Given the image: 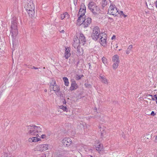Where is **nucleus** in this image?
Masks as SVG:
<instances>
[{
  "instance_id": "b1692460",
  "label": "nucleus",
  "mask_w": 157,
  "mask_h": 157,
  "mask_svg": "<svg viewBox=\"0 0 157 157\" xmlns=\"http://www.w3.org/2000/svg\"><path fill=\"white\" fill-rule=\"evenodd\" d=\"M67 17V18L68 17V15L67 12H65L63 14L61 15L60 17L61 19L63 20Z\"/></svg>"
},
{
  "instance_id": "f704fd0d",
  "label": "nucleus",
  "mask_w": 157,
  "mask_h": 157,
  "mask_svg": "<svg viewBox=\"0 0 157 157\" xmlns=\"http://www.w3.org/2000/svg\"><path fill=\"white\" fill-rule=\"evenodd\" d=\"M57 157H65L62 152L61 153H60L59 154H58L57 155Z\"/></svg>"
},
{
  "instance_id": "4be33fe9",
  "label": "nucleus",
  "mask_w": 157,
  "mask_h": 157,
  "mask_svg": "<svg viewBox=\"0 0 157 157\" xmlns=\"http://www.w3.org/2000/svg\"><path fill=\"white\" fill-rule=\"evenodd\" d=\"M63 81L65 83V86H67L69 85V82H68V80L67 77H64L63 78Z\"/></svg>"
},
{
  "instance_id": "473e14b6",
  "label": "nucleus",
  "mask_w": 157,
  "mask_h": 157,
  "mask_svg": "<svg viewBox=\"0 0 157 157\" xmlns=\"http://www.w3.org/2000/svg\"><path fill=\"white\" fill-rule=\"evenodd\" d=\"M62 152L63 155H64V157L65 155H68L69 154V152L67 151H63Z\"/></svg>"
},
{
  "instance_id": "c756f323",
  "label": "nucleus",
  "mask_w": 157,
  "mask_h": 157,
  "mask_svg": "<svg viewBox=\"0 0 157 157\" xmlns=\"http://www.w3.org/2000/svg\"><path fill=\"white\" fill-rule=\"evenodd\" d=\"M118 65L119 64H117V63H113V69H116L117 68V67L118 66Z\"/></svg>"
},
{
  "instance_id": "20e7f679",
  "label": "nucleus",
  "mask_w": 157,
  "mask_h": 157,
  "mask_svg": "<svg viewBox=\"0 0 157 157\" xmlns=\"http://www.w3.org/2000/svg\"><path fill=\"white\" fill-rule=\"evenodd\" d=\"M50 90L54 91L56 95L58 96H62V94L60 90V87L56 84L55 81H52V82L50 83Z\"/></svg>"
},
{
  "instance_id": "72a5a7b5",
  "label": "nucleus",
  "mask_w": 157,
  "mask_h": 157,
  "mask_svg": "<svg viewBox=\"0 0 157 157\" xmlns=\"http://www.w3.org/2000/svg\"><path fill=\"white\" fill-rule=\"evenodd\" d=\"M119 13L121 14V15H122V16H124V17H125L127 16V15H125L123 13V12L122 11H120V13L118 12V13H117V15Z\"/></svg>"
},
{
  "instance_id": "58836bf2",
  "label": "nucleus",
  "mask_w": 157,
  "mask_h": 157,
  "mask_svg": "<svg viewBox=\"0 0 157 157\" xmlns=\"http://www.w3.org/2000/svg\"><path fill=\"white\" fill-rule=\"evenodd\" d=\"M33 137L32 138H29L28 140L30 142H33Z\"/></svg>"
},
{
  "instance_id": "09e8293b",
  "label": "nucleus",
  "mask_w": 157,
  "mask_h": 157,
  "mask_svg": "<svg viewBox=\"0 0 157 157\" xmlns=\"http://www.w3.org/2000/svg\"><path fill=\"white\" fill-rule=\"evenodd\" d=\"M155 6L157 8V0H156V2H155Z\"/></svg>"
},
{
  "instance_id": "6ab92c4d",
  "label": "nucleus",
  "mask_w": 157,
  "mask_h": 157,
  "mask_svg": "<svg viewBox=\"0 0 157 157\" xmlns=\"http://www.w3.org/2000/svg\"><path fill=\"white\" fill-rule=\"evenodd\" d=\"M98 128L100 129V131L101 132V136H104V134L105 133V130L104 129V127L103 126H101L100 125L98 126Z\"/></svg>"
},
{
  "instance_id": "412c9836",
  "label": "nucleus",
  "mask_w": 157,
  "mask_h": 157,
  "mask_svg": "<svg viewBox=\"0 0 157 157\" xmlns=\"http://www.w3.org/2000/svg\"><path fill=\"white\" fill-rule=\"evenodd\" d=\"M103 148V145L100 143L99 144L97 145V146L96 147V150L98 151H101Z\"/></svg>"
},
{
  "instance_id": "2eb2a0df",
  "label": "nucleus",
  "mask_w": 157,
  "mask_h": 157,
  "mask_svg": "<svg viewBox=\"0 0 157 157\" xmlns=\"http://www.w3.org/2000/svg\"><path fill=\"white\" fill-rule=\"evenodd\" d=\"M113 62L114 63L119 64L120 60L118 56L117 55L114 56L113 57Z\"/></svg>"
},
{
  "instance_id": "2f4dec72",
  "label": "nucleus",
  "mask_w": 157,
  "mask_h": 157,
  "mask_svg": "<svg viewBox=\"0 0 157 157\" xmlns=\"http://www.w3.org/2000/svg\"><path fill=\"white\" fill-rule=\"evenodd\" d=\"M80 9H82V10H86V7L85 5L83 4H82L81 5V8Z\"/></svg>"
},
{
  "instance_id": "c9c22d12",
  "label": "nucleus",
  "mask_w": 157,
  "mask_h": 157,
  "mask_svg": "<svg viewBox=\"0 0 157 157\" xmlns=\"http://www.w3.org/2000/svg\"><path fill=\"white\" fill-rule=\"evenodd\" d=\"M81 78V77H80V75H76V79L77 80H78L80 79Z\"/></svg>"
},
{
  "instance_id": "a878e982",
  "label": "nucleus",
  "mask_w": 157,
  "mask_h": 157,
  "mask_svg": "<svg viewBox=\"0 0 157 157\" xmlns=\"http://www.w3.org/2000/svg\"><path fill=\"white\" fill-rule=\"evenodd\" d=\"M107 2L105 0H103L102 2L101 6L103 9L107 5Z\"/></svg>"
},
{
  "instance_id": "ddd939ff",
  "label": "nucleus",
  "mask_w": 157,
  "mask_h": 157,
  "mask_svg": "<svg viewBox=\"0 0 157 157\" xmlns=\"http://www.w3.org/2000/svg\"><path fill=\"white\" fill-rule=\"evenodd\" d=\"M86 12V10H82V9H80L78 14V21H79L80 20L81 17L82 16H84Z\"/></svg>"
},
{
  "instance_id": "9d476101",
  "label": "nucleus",
  "mask_w": 157,
  "mask_h": 157,
  "mask_svg": "<svg viewBox=\"0 0 157 157\" xmlns=\"http://www.w3.org/2000/svg\"><path fill=\"white\" fill-rule=\"evenodd\" d=\"M71 83L70 90L71 91L76 90L78 88V85L76 84L75 81L74 79H72L71 80Z\"/></svg>"
},
{
  "instance_id": "f03ea898",
  "label": "nucleus",
  "mask_w": 157,
  "mask_h": 157,
  "mask_svg": "<svg viewBox=\"0 0 157 157\" xmlns=\"http://www.w3.org/2000/svg\"><path fill=\"white\" fill-rule=\"evenodd\" d=\"M17 21L16 17H13L12 19L11 25V30H10L11 35L12 37L13 44H14L15 39L16 36L17 34L18 29L17 26Z\"/></svg>"
},
{
  "instance_id": "37998d69",
  "label": "nucleus",
  "mask_w": 157,
  "mask_h": 157,
  "mask_svg": "<svg viewBox=\"0 0 157 157\" xmlns=\"http://www.w3.org/2000/svg\"><path fill=\"white\" fill-rule=\"evenodd\" d=\"M130 51L131 50H128V49L126 51V54H128Z\"/></svg>"
},
{
  "instance_id": "5fc2aeb1",
  "label": "nucleus",
  "mask_w": 157,
  "mask_h": 157,
  "mask_svg": "<svg viewBox=\"0 0 157 157\" xmlns=\"http://www.w3.org/2000/svg\"><path fill=\"white\" fill-rule=\"evenodd\" d=\"M76 4H76V3H75V4H75V5H76Z\"/></svg>"
},
{
  "instance_id": "dca6fc26",
  "label": "nucleus",
  "mask_w": 157,
  "mask_h": 157,
  "mask_svg": "<svg viewBox=\"0 0 157 157\" xmlns=\"http://www.w3.org/2000/svg\"><path fill=\"white\" fill-rule=\"evenodd\" d=\"M70 49L68 47L65 48V57L66 59H67L71 56L70 53Z\"/></svg>"
},
{
  "instance_id": "4468645a",
  "label": "nucleus",
  "mask_w": 157,
  "mask_h": 157,
  "mask_svg": "<svg viewBox=\"0 0 157 157\" xmlns=\"http://www.w3.org/2000/svg\"><path fill=\"white\" fill-rule=\"evenodd\" d=\"M79 40H80V44H82L83 45L85 44L86 41V39L83 34L82 33L80 34Z\"/></svg>"
},
{
  "instance_id": "0eeeda50",
  "label": "nucleus",
  "mask_w": 157,
  "mask_h": 157,
  "mask_svg": "<svg viewBox=\"0 0 157 157\" xmlns=\"http://www.w3.org/2000/svg\"><path fill=\"white\" fill-rule=\"evenodd\" d=\"M48 145L47 144H40L36 147V149L41 152L47 150L48 149Z\"/></svg>"
},
{
  "instance_id": "ea45409f",
  "label": "nucleus",
  "mask_w": 157,
  "mask_h": 157,
  "mask_svg": "<svg viewBox=\"0 0 157 157\" xmlns=\"http://www.w3.org/2000/svg\"><path fill=\"white\" fill-rule=\"evenodd\" d=\"M41 135V137L42 139H44L46 137V135Z\"/></svg>"
},
{
  "instance_id": "a211bd4d",
  "label": "nucleus",
  "mask_w": 157,
  "mask_h": 157,
  "mask_svg": "<svg viewBox=\"0 0 157 157\" xmlns=\"http://www.w3.org/2000/svg\"><path fill=\"white\" fill-rule=\"evenodd\" d=\"M99 78L101 79V82L105 84H108V82L107 80L105 78V77L104 76H99Z\"/></svg>"
},
{
  "instance_id": "39448f33",
  "label": "nucleus",
  "mask_w": 157,
  "mask_h": 157,
  "mask_svg": "<svg viewBox=\"0 0 157 157\" xmlns=\"http://www.w3.org/2000/svg\"><path fill=\"white\" fill-rule=\"evenodd\" d=\"M100 31L99 27L98 26L95 27L93 30V33L91 35L92 39L95 40H97L99 36H101V34H100Z\"/></svg>"
},
{
  "instance_id": "aec40b11",
  "label": "nucleus",
  "mask_w": 157,
  "mask_h": 157,
  "mask_svg": "<svg viewBox=\"0 0 157 157\" xmlns=\"http://www.w3.org/2000/svg\"><path fill=\"white\" fill-rule=\"evenodd\" d=\"M94 3L92 2H90L88 4V8L91 11L92 9L94 8Z\"/></svg>"
},
{
  "instance_id": "423d86ee",
  "label": "nucleus",
  "mask_w": 157,
  "mask_h": 157,
  "mask_svg": "<svg viewBox=\"0 0 157 157\" xmlns=\"http://www.w3.org/2000/svg\"><path fill=\"white\" fill-rule=\"evenodd\" d=\"M118 11L115 5L111 4L109 8L108 13L113 15L117 16Z\"/></svg>"
},
{
  "instance_id": "f257e3e1",
  "label": "nucleus",
  "mask_w": 157,
  "mask_h": 157,
  "mask_svg": "<svg viewBox=\"0 0 157 157\" xmlns=\"http://www.w3.org/2000/svg\"><path fill=\"white\" fill-rule=\"evenodd\" d=\"M28 132L27 134L32 135L36 137H33V142H36L40 140L39 133L42 131L41 128L39 126H28Z\"/></svg>"
},
{
  "instance_id": "6e6552de",
  "label": "nucleus",
  "mask_w": 157,
  "mask_h": 157,
  "mask_svg": "<svg viewBox=\"0 0 157 157\" xmlns=\"http://www.w3.org/2000/svg\"><path fill=\"white\" fill-rule=\"evenodd\" d=\"M62 143L64 146L69 147L71 144L72 141L70 138L66 137L62 140Z\"/></svg>"
},
{
  "instance_id": "c03bdc74",
  "label": "nucleus",
  "mask_w": 157,
  "mask_h": 157,
  "mask_svg": "<svg viewBox=\"0 0 157 157\" xmlns=\"http://www.w3.org/2000/svg\"><path fill=\"white\" fill-rule=\"evenodd\" d=\"M60 32L61 33H64L65 31L64 30H62L61 31H60Z\"/></svg>"
},
{
  "instance_id": "3c124183",
  "label": "nucleus",
  "mask_w": 157,
  "mask_h": 157,
  "mask_svg": "<svg viewBox=\"0 0 157 157\" xmlns=\"http://www.w3.org/2000/svg\"><path fill=\"white\" fill-rule=\"evenodd\" d=\"M44 91L45 92H47V90L45 89L44 90Z\"/></svg>"
},
{
  "instance_id": "8fccbe9b",
  "label": "nucleus",
  "mask_w": 157,
  "mask_h": 157,
  "mask_svg": "<svg viewBox=\"0 0 157 157\" xmlns=\"http://www.w3.org/2000/svg\"><path fill=\"white\" fill-rule=\"evenodd\" d=\"M155 141L157 142V136H156L155 138Z\"/></svg>"
},
{
  "instance_id": "5701e85b",
  "label": "nucleus",
  "mask_w": 157,
  "mask_h": 157,
  "mask_svg": "<svg viewBox=\"0 0 157 157\" xmlns=\"http://www.w3.org/2000/svg\"><path fill=\"white\" fill-rule=\"evenodd\" d=\"M84 16H82V17H81L80 20L79 21H78V19L77 20V21L78 22V24L79 25H81L82 24V22H83L84 19Z\"/></svg>"
},
{
  "instance_id": "c85d7f7f",
  "label": "nucleus",
  "mask_w": 157,
  "mask_h": 157,
  "mask_svg": "<svg viewBox=\"0 0 157 157\" xmlns=\"http://www.w3.org/2000/svg\"><path fill=\"white\" fill-rule=\"evenodd\" d=\"M102 60L103 63L105 65L107 62V59L106 58L103 56L102 58Z\"/></svg>"
},
{
  "instance_id": "1a4fd4ad",
  "label": "nucleus",
  "mask_w": 157,
  "mask_h": 157,
  "mask_svg": "<svg viewBox=\"0 0 157 157\" xmlns=\"http://www.w3.org/2000/svg\"><path fill=\"white\" fill-rule=\"evenodd\" d=\"M91 22V19L88 17L84 19L83 21L82 22V25L84 28L87 27Z\"/></svg>"
},
{
  "instance_id": "603ef678",
  "label": "nucleus",
  "mask_w": 157,
  "mask_h": 157,
  "mask_svg": "<svg viewBox=\"0 0 157 157\" xmlns=\"http://www.w3.org/2000/svg\"><path fill=\"white\" fill-rule=\"evenodd\" d=\"M80 77H81V78H82L83 77V75H80Z\"/></svg>"
},
{
  "instance_id": "bb28decb",
  "label": "nucleus",
  "mask_w": 157,
  "mask_h": 157,
  "mask_svg": "<svg viewBox=\"0 0 157 157\" xmlns=\"http://www.w3.org/2000/svg\"><path fill=\"white\" fill-rule=\"evenodd\" d=\"M149 96H151L152 100L154 101H155L157 104V96L156 95H155L153 96H152V95H149Z\"/></svg>"
},
{
  "instance_id": "a19ab883",
  "label": "nucleus",
  "mask_w": 157,
  "mask_h": 157,
  "mask_svg": "<svg viewBox=\"0 0 157 157\" xmlns=\"http://www.w3.org/2000/svg\"><path fill=\"white\" fill-rule=\"evenodd\" d=\"M151 114L152 115V116H154L156 115V114L155 113L154 111H152L151 112Z\"/></svg>"
},
{
  "instance_id": "4c0bfd02",
  "label": "nucleus",
  "mask_w": 157,
  "mask_h": 157,
  "mask_svg": "<svg viewBox=\"0 0 157 157\" xmlns=\"http://www.w3.org/2000/svg\"><path fill=\"white\" fill-rule=\"evenodd\" d=\"M132 48V45H130L128 46V50H131Z\"/></svg>"
},
{
  "instance_id": "393cba45",
  "label": "nucleus",
  "mask_w": 157,
  "mask_h": 157,
  "mask_svg": "<svg viewBox=\"0 0 157 157\" xmlns=\"http://www.w3.org/2000/svg\"><path fill=\"white\" fill-rule=\"evenodd\" d=\"M148 138L147 137H146V136H144L142 137L141 140L144 142H146L148 141Z\"/></svg>"
},
{
  "instance_id": "7c9ffc66",
  "label": "nucleus",
  "mask_w": 157,
  "mask_h": 157,
  "mask_svg": "<svg viewBox=\"0 0 157 157\" xmlns=\"http://www.w3.org/2000/svg\"><path fill=\"white\" fill-rule=\"evenodd\" d=\"M59 108L60 109H62L63 111H65L67 109V108L66 106H64L63 105H60L59 106Z\"/></svg>"
},
{
  "instance_id": "7ed1b4c3",
  "label": "nucleus",
  "mask_w": 157,
  "mask_h": 157,
  "mask_svg": "<svg viewBox=\"0 0 157 157\" xmlns=\"http://www.w3.org/2000/svg\"><path fill=\"white\" fill-rule=\"evenodd\" d=\"M25 8L29 17H32L34 16L35 6L32 0H30L28 1L25 6Z\"/></svg>"
},
{
  "instance_id": "6e6d98bb",
  "label": "nucleus",
  "mask_w": 157,
  "mask_h": 157,
  "mask_svg": "<svg viewBox=\"0 0 157 157\" xmlns=\"http://www.w3.org/2000/svg\"><path fill=\"white\" fill-rule=\"evenodd\" d=\"M43 68H44V69H45V67H44Z\"/></svg>"
},
{
  "instance_id": "f8f14e48",
  "label": "nucleus",
  "mask_w": 157,
  "mask_h": 157,
  "mask_svg": "<svg viewBox=\"0 0 157 157\" xmlns=\"http://www.w3.org/2000/svg\"><path fill=\"white\" fill-rule=\"evenodd\" d=\"M80 43V40L77 36L75 37L74 39V42H73V46L75 48L78 47Z\"/></svg>"
},
{
  "instance_id": "49530a36",
  "label": "nucleus",
  "mask_w": 157,
  "mask_h": 157,
  "mask_svg": "<svg viewBox=\"0 0 157 157\" xmlns=\"http://www.w3.org/2000/svg\"><path fill=\"white\" fill-rule=\"evenodd\" d=\"M41 157H46V155H45V154H43L41 156Z\"/></svg>"
},
{
  "instance_id": "864d4df0",
  "label": "nucleus",
  "mask_w": 157,
  "mask_h": 157,
  "mask_svg": "<svg viewBox=\"0 0 157 157\" xmlns=\"http://www.w3.org/2000/svg\"><path fill=\"white\" fill-rule=\"evenodd\" d=\"M89 66L90 67V63H89Z\"/></svg>"
},
{
  "instance_id": "de8ad7c7",
  "label": "nucleus",
  "mask_w": 157,
  "mask_h": 157,
  "mask_svg": "<svg viewBox=\"0 0 157 157\" xmlns=\"http://www.w3.org/2000/svg\"><path fill=\"white\" fill-rule=\"evenodd\" d=\"M77 0H74V4H75V3H76V4H77Z\"/></svg>"
},
{
  "instance_id": "e433bc0d",
  "label": "nucleus",
  "mask_w": 157,
  "mask_h": 157,
  "mask_svg": "<svg viewBox=\"0 0 157 157\" xmlns=\"http://www.w3.org/2000/svg\"><path fill=\"white\" fill-rule=\"evenodd\" d=\"M85 86L87 87H91V85L90 84H85Z\"/></svg>"
},
{
  "instance_id": "cd10ccee",
  "label": "nucleus",
  "mask_w": 157,
  "mask_h": 157,
  "mask_svg": "<svg viewBox=\"0 0 157 157\" xmlns=\"http://www.w3.org/2000/svg\"><path fill=\"white\" fill-rule=\"evenodd\" d=\"M1 157H11V155L7 153H4Z\"/></svg>"
},
{
  "instance_id": "a18cd8bd",
  "label": "nucleus",
  "mask_w": 157,
  "mask_h": 157,
  "mask_svg": "<svg viewBox=\"0 0 157 157\" xmlns=\"http://www.w3.org/2000/svg\"><path fill=\"white\" fill-rule=\"evenodd\" d=\"M115 38H116V36H113L112 37V38H111V39H112V40H113V39H115Z\"/></svg>"
},
{
  "instance_id": "9b49d317",
  "label": "nucleus",
  "mask_w": 157,
  "mask_h": 157,
  "mask_svg": "<svg viewBox=\"0 0 157 157\" xmlns=\"http://www.w3.org/2000/svg\"><path fill=\"white\" fill-rule=\"evenodd\" d=\"M100 11L99 7L97 6H94V8L91 10V11L94 15H96L100 13Z\"/></svg>"
},
{
  "instance_id": "f3484780",
  "label": "nucleus",
  "mask_w": 157,
  "mask_h": 157,
  "mask_svg": "<svg viewBox=\"0 0 157 157\" xmlns=\"http://www.w3.org/2000/svg\"><path fill=\"white\" fill-rule=\"evenodd\" d=\"M104 35L105 36V38L103 37V36H101L100 38V43L102 45H105L106 43V35L105 34H104Z\"/></svg>"
},
{
  "instance_id": "79ce46f5",
  "label": "nucleus",
  "mask_w": 157,
  "mask_h": 157,
  "mask_svg": "<svg viewBox=\"0 0 157 157\" xmlns=\"http://www.w3.org/2000/svg\"><path fill=\"white\" fill-rule=\"evenodd\" d=\"M31 69H38L39 68H40H40H38V67H34V66H33L31 68Z\"/></svg>"
}]
</instances>
